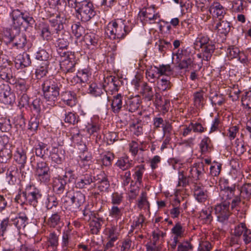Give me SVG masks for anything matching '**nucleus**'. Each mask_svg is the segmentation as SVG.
<instances>
[{"label": "nucleus", "instance_id": "f257e3e1", "mask_svg": "<svg viewBox=\"0 0 251 251\" xmlns=\"http://www.w3.org/2000/svg\"><path fill=\"white\" fill-rule=\"evenodd\" d=\"M62 85L54 77L47 79L42 85L44 98L48 104L53 106L59 96L60 89Z\"/></svg>", "mask_w": 251, "mask_h": 251}, {"label": "nucleus", "instance_id": "f03ea898", "mask_svg": "<svg viewBox=\"0 0 251 251\" xmlns=\"http://www.w3.org/2000/svg\"><path fill=\"white\" fill-rule=\"evenodd\" d=\"M131 29V26L126 25L121 20H117L109 23L105 32L111 39H124Z\"/></svg>", "mask_w": 251, "mask_h": 251}, {"label": "nucleus", "instance_id": "7ed1b4c3", "mask_svg": "<svg viewBox=\"0 0 251 251\" xmlns=\"http://www.w3.org/2000/svg\"><path fill=\"white\" fill-rule=\"evenodd\" d=\"M244 242L248 244L251 242V229L247 227L245 223H239L235 225L230 238L231 246L241 245Z\"/></svg>", "mask_w": 251, "mask_h": 251}, {"label": "nucleus", "instance_id": "20e7f679", "mask_svg": "<svg viewBox=\"0 0 251 251\" xmlns=\"http://www.w3.org/2000/svg\"><path fill=\"white\" fill-rule=\"evenodd\" d=\"M41 197L40 190L33 186H29L26 187L25 191L18 195L15 200L18 203L26 202L35 207Z\"/></svg>", "mask_w": 251, "mask_h": 251}, {"label": "nucleus", "instance_id": "39448f33", "mask_svg": "<svg viewBox=\"0 0 251 251\" xmlns=\"http://www.w3.org/2000/svg\"><path fill=\"white\" fill-rule=\"evenodd\" d=\"M75 2V11L78 18H80L82 22H88L96 15V11L91 1L88 0H77Z\"/></svg>", "mask_w": 251, "mask_h": 251}, {"label": "nucleus", "instance_id": "423d86ee", "mask_svg": "<svg viewBox=\"0 0 251 251\" xmlns=\"http://www.w3.org/2000/svg\"><path fill=\"white\" fill-rule=\"evenodd\" d=\"M58 54L61 57L60 68L67 75L75 71V65L78 60L76 58L74 52L70 51H60Z\"/></svg>", "mask_w": 251, "mask_h": 251}, {"label": "nucleus", "instance_id": "0eeeda50", "mask_svg": "<svg viewBox=\"0 0 251 251\" xmlns=\"http://www.w3.org/2000/svg\"><path fill=\"white\" fill-rule=\"evenodd\" d=\"M235 190L239 192L238 195H234L232 197L231 207L234 208L238 206L241 201V198L249 200L251 196V183H247L243 185L240 189L236 188Z\"/></svg>", "mask_w": 251, "mask_h": 251}, {"label": "nucleus", "instance_id": "6e6552de", "mask_svg": "<svg viewBox=\"0 0 251 251\" xmlns=\"http://www.w3.org/2000/svg\"><path fill=\"white\" fill-rule=\"evenodd\" d=\"M220 188V197L222 201L231 200L232 197L238 195V191L235 190V186H228V180L220 178L219 182Z\"/></svg>", "mask_w": 251, "mask_h": 251}, {"label": "nucleus", "instance_id": "1a4fd4ad", "mask_svg": "<svg viewBox=\"0 0 251 251\" xmlns=\"http://www.w3.org/2000/svg\"><path fill=\"white\" fill-rule=\"evenodd\" d=\"M37 179L41 182L48 183L50 178V172L47 163L44 161L37 162L35 171Z\"/></svg>", "mask_w": 251, "mask_h": 251}, {"label": "nucleus", "instance_id": "9d476101", "mask_svg": "<svg viewBox=\"0 0 251 251\" xmlns=\"http://www.w3.org/2000/svg\"><path fill=\"white\" fill-rule=\"evenodd\" d=\"M229 201H223L222 203L217 204L214 208L217 220L223 224L226 223L230 215L229 209L230 205Z\"/></svg>", "mask_w": 251, "mask_h": 251}, {"label": "nucleus", "instance_id": "9b49d317", "mask_svg": "<svg viewBox=\"0 0 251 251\" xmlns=\"http://www.w3.org/2000/svg\"><path fill=\"white\" fill-rule=\"evenodd\" d=\"M13 24L16 27L20 26L24 22L28 24L33 25L34 20L27 13H23L19 9H14L11 13Z\"/></svg>", "mask_w": 251, "mask_h": 251}, {"label": "nucleus", "instance_id": "f8f14e48", "mask_svg": "<svg viewBox=\"0 0 251 251\" xmlns=\"http://www.w3.org/2000/svg\"><path fill=\"white\" fill-rule=\"evenodd\" d=\"M155 5L148 7L145 11L139 12V16L142 21H144L150 24L158 23L161 21L160 15L156 12Z\"/></svg>", "mask_w": 251, "mask_h": 251}, {"label": "nucleus", "instance_id": "ddd939ff", "mask_svg": "<svg viewBox=\"0 0 251 251\" xmlns=\"http://www.w3.org/2000/svg\"><path fill=\"white\" fill-rule=\"evenodd\" d=\"M57 40L55 43V46L57 48V52L59 51H65L69 44V39L70 37L68 32H65L60 29L55 28Z\"/></svg>", "mask_w": 251, "mask_h": 251}, {"label": "nucleus", "instance_id": "4468645a", "mask_svg": "<svg viewBox=\"0 0 251 251\" xmlns=\"http://www.w3.org/2000/svg\"><path fill=\"white\" fill-rule=\"evenodd\" d=\"M207 166L203 162H198L190 167L189 176L196 180L202 179L207 171Z\"/></svg>", "mask_w": 251, "mask_h": 251}, {"label": "nucleus", "instance_id": "2eb2a0df", "mask_svg": "<svg viewBox=\"0 0 251 251\" xmlns=\"http://www.w3.org/2000/svg\"><path fill=\"white\" fill-rule=\"evenodd\" d=\"M26 44V38L25 35L22 33H18L15 35H11L9 33L8 41L6 44L11 47L17 49H23Z\"/></svg>", "mask_w": 251, "mask_h": 251}, {"label": "nucleus", "instance_id": "dca6fc26", "mask_svg": "<svg viewBox=\"0 0 251 251\" xmlns=\"http://www.w3.org/2000/svg\"><path fill=\"white\" fill-rule=\"evenodd\" d=\"M0 100L5 104H11L15 100V94L11 92L9 85L0 86Z\"/></svg>", "mask_w": 251, "mask_h": 251}, {"label": "nucleus", "instance_id": "f3484780", "mask_svg": "<svg viewBox=\"0 0 251 251\" xmlns=\"http://www.w3.org/2000/svg\"><path fill=\"white\" fill-rule=\"evenodd\" d=\"M68 198L72 208L75 210L78 209L85 201V196L80 191L74 192Z\"/></svg>", "mask_w": 251, "mask_h": 251}, {"label": "nucleus", "instance_id": "a211bd4d", "mask_svg": "<svg viewBox=\"0 0 251 251\" xmlns=\"http://www.w3.org/2000/svg\"><path fill=\"white\" fill-rule=\"evenodd\" d=\"M95 177L91 174H86L79 176L75 180V187L77 189L87 188L92 183L95 182Z\"/></svg>", "mask_w": 251, "mask_h": 251}, {"label": "nucleus", "instance_id": "6ab92c4d", "mask_svg": "<svg viewBox=\"0 0 251 251\" xmlns=\"http://www.w3.org/2000/svg\"><path fill=\"white\" fill-rule=\"evenodd\" d=\"M141 102V98L139 95L130 97L126 100L124 108L130 112H134L138 109Z\"/></svg>", "mask_w": 251, "mask_h": 251}, {"label": "nucleus", "instance_id": "aec40b11", "mask_svg": "<svg viewBox=\"0 0 251 251\" xmlns=\"http://www.w3.org/2000/svg\"><path fill=\"white\" fill-rule=\"evenodd\" d=\"M132 171L133 179L131 181V185H142L143 174L145 171V166L143 164L137 165L134 168Z\"/></svg>", "mask_w": 251, "mask_h": 251}, {"label": "nucleus", "instance_id": "412c9836", "mask_svg": "<svg viewBox=\"0 0 251 251\" xmlns=\"http://www.w3.org/2000/svg\"><path fill=\"white\" fill-rule=\"evenodd\" d=\"M15 66L17 69H23L30 65V56L27 53L18 55L14 60Z\"/></svg>", "mask_w": 251, "mask_h": 251}, {"label": "nucleus", "instance_id": "4be33fe9", "mask_svg": "<svg viewBox=\"0 0 251 251\" xmlns=\"http://www.w3.org/2000/svg\"><path fill=\"white\" fill-rule=\"evenodd\" d=\"M95 181H97L98 189L101 192H106L108 191L110 187V183L107 175L103 172H101L95 177Z\"/></svg>", "mask_w": 251, "mask_h": 251}, {"label": "nucleus", "instance_id": "5701e85b", "mask_svg": "<svg viewBox=\"0 0 251 251\" xmlns=\"http://www.w3.org/2000/svg\"><path fill=\"white\" fill-rule=\"evenodd\" d=\"M108 82L103 85L104 93L108 92L112 94L114 92H117L120 87V81L117 77H110L107 78Z\"/></svg>", "mask_w": 251, "mask_h": 251}, {"label": "nucleus", "instance_id": "b1692460", "mask_svg": "<svg viewBox=\"0 0 251 251\" xmlns=\"http://www.w3.org/2000/svg\"><path fill=\"white\" fill-rule=\"evenodd\" d=\"M209 10L210 14L218 18L219 21L222 20L226 13L225 8L218 2H214L211 5Z\"/></svg>", "mask_w": 251, "mask_h": 251}, {"label": "nucleus", "instance_id": "393cba45", "mask_svg": "<svg viewBox=\"0 0 251 251\" xmlns=\"http://www.w3.org/2000/svg\"><path fill=\"white\" fill-rule=\"evenodd\" d=\"M14 158L15 161L20 165V169L22 172V169L24 168L26 162L27 157L25 150L21 147L18 148L14 153Z\"/></svg>", "mask_w": 251, "mask_h": 251}, {"label": "nucleus", "instance_id": "a878e982", "mask_svg": "<svg viewBox=\"0 0 251 251\" xmlns=\"http://www.w3.org/2000/svg\"><path fill=\"white\" fill-rule=\"evenodd\" d=\"M212 207H205L202 209L198 217L199 221L202 224H209L213 220L212 216Z\"/></svg>", "mask_w": 251, "mask_h": 251}, {"label": "nucleus", "instance_id": "bb28decb", "mask_svg": "<svg viewBox=\"0 0 251 251\" xmlns=\"http://www.w3.org/2000/svg\"><path fill=\"white\" fill-rule=\"evenodd\" d=\"M204 92L200 90L195 92L193 94V100L194 106L198 109H201L204 106L206 99L204 97Z\"/></svg>", "mask_w": 251, "mask_h": 251}, {"label": "nucleus", "instance_id": "cd10ccee", "mask_svg": "<svg viewBox=\"0 0 251 251\" xmlns=\"http://www.w3.org/2000/svg\"><path fill=\"white\" fill-rule=\"evenodd\" d=\"M0 78L10 84L14 83L15 79L12 72V68L10 67H2L0 70Z\"/></svg>", "mask_w": 251, "mask_h": 251}, {"label": "nucleus", "instance_id": "c85d7f7f", "mask_svg": "<svg viewBox=\"0 0 251 251\" xmlns=\"http://www.w3.org/2000/svg\"><path fill=\"white\" fill-rule=\"evenodd\" d=\"M201 48V49L202 53L198 54V57L200 58H202V60L209 61L215 50L214 45L212 43Z\"/></svg>", "mask_w": 251, "mask_h": 251}, {"label": "nucleus", "instance_id": "c756f323", "mask_svg": "<svg viewBox=\"0 0 251 251\" xmlns=\"http://www.w3.org/2000/svg\"><path fill=\"white\" fill-rule=\"evenodd\" d=\"M231 29L230 23L227 21L220 20L216 24L214 29L217 30L218 33L224 36H226Z\"/></svg>", "mask_w": 251, "mask_h": 251}, {"label": "nucleus", "instance_id": "7c9ffc66", "mask_svg": "<svg viewBox=\"0 0 251 251\" xmlns=\"http://www.w3.org/2000/svg\"><path fill=\"white\" fill-rule=\"evenodd\" d=\"M88 93L95 97L103 96L108 99V97H106V94L104 93V89L100 85H98L95 83H92L89 85Z\"/></svg>", "mask_w": 251, "mask_h": 251}, {"label": "nucleus", "instance_id": "2f4dec72", "mask_svg": "<svg viewBox=\"0 0 251 251\" xmlns=\"http://www.w3.org/2000/svg\"><path fill=\"white\" fill-rule=\"evenodd\" d=\"M123 96L121 94H118L113 96L111 104L112 111L115 114H118L124 107L123 103Z\"/></svg>", "mask_w": 251, "mask_h": 251}, {"label": "nucleus", "instance_id": "473e14b6", "mask_svg": "<svg viewBox=\"0 0 251 251\" xmlns=\"http://www.w3.org/2000/svg\"><path fill=\"white\" fill-rule=\"evenodd\" d=\"M115 165L124 171H127L132 167L133 163L127 156H124L119 158Z\"/></svg>", "mask_w": 251, "mask_h": 251}, {"label": "nucleus", "instance_id": "72a5a7b5", "mask_svg": "<svg viewBox=\"0 0 251 251\" xmlns=\"http://www.w3.org/2000/svg\"><path fill=\"white\" fill-rule=\"evenodd\" d=\"M50 151L47 145L42 142L39 143L35 148V152L36 156L43 159L50 156Z\"/></svg>", "mask_w": 251, "mask_h": 251}, {"label": "nucleus", "instance_id": "f704fd0d", "mask_svg": "<svg viewBox=\"0 0 251 251\" xmlns=\"http://www.w3.org/2000/svg\"><path fill=\"white\" fill-rule=\"evenodd\" d=\"M194 195L196 200L199 202H204L208 198L207 191L199 186H195Z\"/></svg>", "mask_w": 251, "mask_h": 251}, {"label": "nucleus", "instance_id": "c9c22d12", "mask_svg": "<svg viewBox=\"0 0 251 251\" xmlns=\"http://www.w3.org/2000/svg\"><path fill=\"white\" fill-rule=\"evenodd\" d=\"M67 184V181L64 178H55L52 183L53 191L58 194H62L65 189Z\"/></svg>", "mask_w": 251, "mask_h": 251}, {"label": "nucleus", "instance_id": "e433bc0d", "mask_svg": "<svg viewBox=\"0 0 251 251\" xmlns=\"http://www.w3.org/2000/svg\"><path fill=\"white\" fill-rule=\"evenodd\" d=\"M141 93L145 100L151 101L153 100L154 94L152 88L147 82L143 83Z\"/></svg>", "mask_w": 251, "mask_h": 251}, {"label": "nucleus", "instance_id": "4c0bfd02", "mask_svg": "<svg viewBox=\"0 0 251 251\" xmlns=\"http://www.w3.org/2000/svg\"><path fill=\"white\" fill-rule=\"evenodd\" d=\"M14 82V83L12 84L15 85L16 90L19 94L26 93L29 89V85L27 84L26 81L24 79L15 78Z\"/></svg>", "mask_w": 251, "mask_h": 251}, {"label": "nucleus", "instance_id": "58836bf2", "mask_svg": "<svg viewBox=\"0 0 251 251\" xmlns=\"http://www.w3.org/2000/svg\"><path fill=\"white\" fill-rule=\"evenodd\" d=\"M19 176L18 169L16 166H10L6 173V180L9 184L13 185Z\"/></svg>", "mask_w": 251, "mask_h": 251}, {"label": "nucleus", "instance_id": "ea45409f", "mask_svg": "<svg viewBox=\"0 0 251 251\" xmlns=\"http://www.w3.org/2000/svg\"><path fill=\"white\" fill-rule=\"evenodd\" d=\"M64 121L66 123L75 125L79 121L78 115L73 111L64 110Z\"/></svg>", "mask_w": 251, "mask_h": 251}, {"label": "nucleus", "instance_id": "a19ab883", "mask_svg": "<svg viewBox=\"0 0 251 251\" xmlns=\"http://www.w3.org/2000/svg\"><path fill=\"white\" fill-rule=\"evenodd\" d=\"M61 98L62 100L69 106L73 107L76 104V98L71 91L63 92Z\"/></svg>", "mask_w": 251, "mask_h": 251}, {"label": "nucleus", "instance_id": "79ce46f5", "mask_svg": "<svg viewBox=\"0 0 251 251\" xmlns=\"http://www.w3.org/2000/svg\"><path fill=\"white\" fill-rule=\"evenodd\" d=\"M28 218L24 214H21L12 220V224L14 225L18 230L24 229L27 224Z\"/></svg>", "mask_w": 251, "mask_h": 251}, {"label": "nucleus", "instance_id": "37998d69", "mask_svg": "<svg viewBox=\"0 0 251 251\" xmlns=\"http://www.w3.org/2000/svg\"><path fill=\"white\" fill-rule=\"evenodd\" d=\"M50 156L51 160L57 164H61L64 159V155L62 151L56 148H52Z\"/></svg>", "mask_w": 251, "mask_h": 251}, {"label": "nucleus", "instance_id": "c03bdc74", "mask_svg": "<svg viewBox=\"0 0 251 251\" xmlns=\"http://www.w3.org/2000/svg\"><path fill=\"white\" fill-rule=\"evenodd\" d=\"M100 128V125L97 119H91L86 125V130L90 135L99 132Z\"/></svg>", "mask_w": 251, "mask_h": 251}, {"label": "nucleus", "instance_id": "a18cd8bd", "mask_svg": "<svg viewBox=\"0 0 251 251\" xmlns=\"http://www.w3.org/2000/svg\"><path fill=\"white\" fill-rule=\"evenodd\" d=\"M172 238L180 239L185 235V228L179 223H177L171 229Z\"/></svg>", "mask_w": 251, "mask_h": 251}, {"label": "nucleus", "instance_id": "49530a36", "mask_svg": "<svg viewBox=\"0 0 251 251\" xmlns=\"http://www.w3.org/2000/svg\"><path fill=\"white\" fill-rule=\"evenodd\" d=\"M212 43V42L210 40L207 35L201 33L198 35L195 40L194 45L195 47H199L200 48H201Z\"/></svg>", "mask_w": 251, "mask_h": 251}, {"label": "nucleus", "instance_id": "de8ad7c7", "mask_svg": "<svg viewBox=\"0 0 251 251\" xmlns=\"http://www.w3.org/2000/svg\"><path fill=\"white\" fill-rule=\"evenodd\" d=\"M67 21V18H64L63 14L59 13L56 14H52L50 17L49 21L51 23L53 26H55L56 25H58L57 29H60V24L62 26L63 23H65Z\"/></svg>", "mask_w": 251, "mask_h": 251}, {"label": "nucleus", "instance_id": "09e8293b", "mask_svg": "<svg viewBox=\"0 0 251 251\" xmlns=\"http://www.w3.org/2000/svg\"><path fill=\"white\" fill-rule=\"evenodd\" d=\"M180 201L175 199L172 203V208L170 210L171 217L173 218H177L182 212V209L180 207Z\"/></svg>", "mask_w": 251, "mask_h": 251}, {"label": "nucleus", "instance_id": "8fccbe9b", "mask_svg": "<svg viewBox=\"0 0 251 251\" xmlns=\"http://www.w3.org/2000/svg\"><path fill=\"white\" fill-rule=\"evenodd\" d=\"M212 147L211 141L208 137H204L200 144V148L202 154L211 151Z\"/></svg>", "mask_w": 251, "mask_h": 251}, {"label": "nucleus", "instance_id": "3c124183", "mask_svg": "<svg viewBox=\"0 0 251 251\" xmlns=\"http://www.w3.org/2000/svg\"><path fill=\"white\" fill-rule=\"evenodd\" d=\"M137 206L140 209H150V203L148 201L147 193L145 191L142 192L138 200Z\"/></svg>", "mask_w": 251, "mask_h": 251}, {"label": "nucleus", "instance_id": "603ef678", "mask_svg": "<svg viewBox=\"0 0 251 251\" xmlns=\"http://www.w3.org/2000/svg\"><path fill=\"white\" fill-rule=\"evenodd\" d=\"M7 147L5 146L0 151V162L1 163H6L11 158L12 151Z\"/></svg>", "mask_w": 251, "mask_h": 251}, {"label": "nucleus", "instance_id": "864d4df0", "mask_svg": "<svg viewBox=\"0 0 251 251\" xmlns=\"http://www.w3.org/2000/svg\"><path fill=\"white\" fill-rule=\"evenodd\" d=\"M47 238L49 243L48 247H51L52 250L55 251L58 246V235L54 232H52L50 233Z\"/></svg>", "mask_w": 251, "mask_h": 251}, {"label": "nucleus", "instance_id": "5fc2aeb1", "mask_svg": "<svg viewBox=\"0 0 251 251\" xmlns=\"http://www.w3.org/2000/svg\"><path fill=\"white\" fill-rule=\"evenodd\" d=\"M49 65V62L42 63L35 71L36 77L37 79L43 77L45 76L48 73V67Z\"/></svg>", "mask_w": 251, "mask_h": 251}, {"label": "nucleus", "instance_id": "6e6d98bb", "mask_svg": "<svg viewBox=\"0 0 251 251\" xmlns=\"http://www.w3.org/2000/svg\"><path fill=\"white\" fill-rule=\"evenodd\" d=\"M61 216L58 213H55L51 216L48 220V225L51 227H55L62 224Z\"/></svg>", "mask_w": 251, "mask_h": 251}, {"label": "nucleus", "instance_id": "4d7b16f0", "mask_svg": "<svg viewBox=\"0 0 251 251\" xmlns=\"http://www.w3.org/2000/svg\"><path fill=\"white\" fill-rule=\"evenodd\" d=\"M54 28L53 30H50L49 27L45 26L42 28L41 30V36L44 38V39L49 41L50 40L52 39V36H53L54 38L57 37L56 34V30Z\"/></svg>", "mask_w": 251, "mask_h": 251}, {"label": "nucleus", "instance_id": "13d9d810", "mask_svg": "<svg viewBox=\"0 0 251 251\" xmlns=\"http://www.w3.org/2000/svg\"><path fill=\"white\" fill-rule=\"evenodd\" d=\"M103 221L101 218L93 219L90 223V226L93 234H97L101 228Z\"/></svg>", "mask_w": 251, "mask_h": 251}, {"label": "nucleus", "instance_id": "bf43d9fd", "mask_svg": "<svg viewBox=\"0 0 251 251\" xmlns=\"http://www.w3.org/2000/svg\"><path fill=\"white\" fill-rule=\"evenodd\" d=\"M123 207H119L117 205H113L109 210V216L116 219H119L123 215Z\"/></svg>", "mask_w": 251, "mask_h": 251}, {"label": "nucleus", "instance_id": "052dcab7", "mask_svg": "<svg viewBox=\"0 0 251 251\" xmlns=\"http://www.w3.org/2000/svg\"><path fill=\"white\" fill-rule=\"evenodd\" d=\"M71 239V231L69 229L64 231L63 233L62 247L64 251H69V242Z\"/></svg>", "mask_w": 251, "mask_h": 251}, {"label": "nucleus", "instance_id": "680f3d73", "mask_svg": "<svg viewBox=\"0 0 251 251\" xmlns=\"http://www.w3.org/2000/svg\"><path fill=\"white\" fill-rule=\"evenodd\" d=\"M72 29L73 33L77 38L82 36L85 33L84 27L80 25L79 23L73 24L72 25Z\"/></svg>", "mask_w": 251, "mask_h": 251}, {"label": "nucleus", "instance_id": "e2e57ef3", "mask_svg": "<svg viewBox=\"0 0 251 251\" xmlns=\"http://www.w3.org/2000/svg\"><path fill=\"white\" fill-rule=\"evenodd\" d=\"M146 75L147 77H149V80L150 79H154L156 78H158L160 76L158 67L151 66L146 70Z\"/></svg>", "mask_w": 251, "mask_h": 251}, {"label": "nucleus", "instance_id": "0e129e2a", "mask_svg": "<svg viewBox=\"0 0 251 251\" xmlns=\"http://www.w3.org/2000/svg\"><path fill=\"white\" fill-rule=\"evenodd\" d=\"M158 67L159 75L171 76L173 75L174 71L170 65H159Z\"/></svg>", "mask_w": 251, "mask_h": 251}, {"label": "nucleus", "instance_id": "69168bd1", "mask_svg": "<svg viewBox=\"0 0 251 251\" xmlns=\"http://www.w3.org/2000/svg\"><path fill=\"white\" fill-rule=\"evenodd\" d=\"M91 75V73L88 70L84 69L78 72L76 78L80 80L81 82H87Z\"/></svg>", "mask_w": 251, "mask_h": 251}, {"label": "nucleus", "instance_id": "338daca9", "mask_svg": "<svg viewBox=\"0 0 251 251\" xmlns=\"http://www.w3.org/2000/svg\"><path fill=\"white\" fill-rule=\"evenodd\" d=\"M58 204V201L57 198L53 195H49L46 201V205L48 209H51L53 207H56Z\"/></svg>", "mask_w": 251, "mask_h": 251}, {"label": "nucleus", "instance_id": "774afa93", "mask_svg": "<svg viewBox=\"0 0 251 251\" xmlns=\"http://www.w3.org/2000/svg\"><path fill=\"white\" fill-rule=\"evenodd\" d=\"M241 101L245 108L251 109V91L246 92L242 96Z\"/></svg>", "mask_w": 251, "mask_h": 251}]
</instances>
